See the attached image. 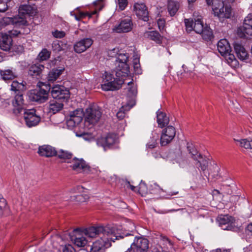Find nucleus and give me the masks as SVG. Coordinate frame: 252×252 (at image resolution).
I'll return each mask as SVG.
<instances>
[{
  "instance_id": "61",
  "label": "nucleus",
  "mask_w": 252,
  "mask_h": 252,
  "mask_svg": "<svg viewBox=\"0 0 252 252\" xmlns=\"http://www.w3.org/2000/svg\"><path fill=\"white\" fill-rule=\"evenodd\" d=\"M117 116L119 118L123 119L125 116V114L121 111H119L117 113Z\"/></svg>"
},
{
  "instance_id": "44",
  "label": "nucleus",
  "mask_w": 252,
  "mask_h": 252,
  "mask_svg": "<svg viewBox=\"0 0 252 252\" xmlns=\"http://www.w3.org/2000/svg\"><path fill=\"white\" fill-rule=\"evenodd\" d=\"M7 209V203L6 200L0 194V216L3 215Z\"/></svg>"
},
{
  "instance_id": "19",
  "label": "nucleus",
  "mask_w": 252,
  "mask_h": 252,
  "mask_svg": "<svg viewBox=\"0 0 252 252\" xmlns=\"http://www.w3.org/2000/svg\"><path fill=\"white\" fill-rule=\"evenodd\" d=\"M93 43V40L92 38H83L75 44L74 46V51L78 53H82L90 47Z\"/></svg>"
},
{
  "instance_id": "49",
  "label": "nucleus",
  "mask_w": 252,
  "mask_h": 252,
  "mask_svg": "<svg viewBox=\"0 0 252 252\" xmlns=\"http://www.w3.org/2000/svg\"><path fill=\"white\" fill-rule=\"evenodd\" d=\"M79 202H84L89 198V196L87 194H79L73 196Z\"/></svg>"
},
{
  "instance_id": "47",
  "label": "nucleus",
  "mask_w": 252,
  "mask_h": 252,
  "mask_svg": "<svg viewBox=\"0 0 252 252\" xmlns=\"http://www.w3.org/2000/svg\"><path fill=\"white\" fill-rule=\"evenodd\" d=\"M185 24L187 31H191L193 30V25H194V23L192 20L185 19Z\"/></svg>"
},
{
  "instance_id": "37",
  "label": "nucleus",
  "mask_w": 252,
  "mask_h": 252,
  "mask_svg": "<svg viewBox=\"0 0 252 252\" xmlns=\"http://www.w3.org/2000/svg\"><path fill=\"white\" fill-rule=\"evenodd\" d=\"M56 156L59 158L64 159V161L67 162V161H71L73 155L68 151L61 150L57 151Z\"/></svg>"
},
{
  "instance_id": "9",
  "label": "nucleus",
  "mask_w": 252,
  "mask_h": 252,
  "mask_svg": "<svg viewBox=\"0 0 252 252\" xmlns=\"http://www.w3.org/2000/svg\"><path fill=\"white\" fill-rule=\"evenodd\" d=\"M34 109H25L24 112V118L26 126L29 127L35 126L41 121L39 116L36 114Z\"/></svg>"
},
{
  "instance_id": "51",
  "label": "nucleus",
  "mask_w": 252,
  "mask_h": 252,
  "mask_svg": "<svg viewBox=\"0 0 252 252\" xmlns=\"http://www.w3.org/2000/svg\"><path fill=\"white\" fill-rule=\"evenodd\" d=\"M157 24L158 26V29L162 32L164 30V27L165 25V21L163 19H159L157 21Z\"/></svg>"
},
{
  "instance_id": "5",
  "label": "nucleus",
  "mask_w": 252,
  "mask_h": 252,
  "mask_svg": "<svg viewBox=\"0 0 252 252\" xmlns=\"http://www.w3.org/2000/svg\"><path fill=\"white\" fill-rule=\"evenodd\" d=\"M187 150L192 158L196 161L195 165L197 168L204 172L208 167L209 159L198 153L196 149L192 144H187Z\"/></svg>"
},
{
  "instance_id": "20",
  "label": "nucleus",
  "mask_w": 252,
  "mask_h": 252,
  "mask_svg": "<svg viewBox=\"0 0 252 252\" xmlns=\"http://www.w3.org/2000/svg\"><path fill=\"white\" fill-rule=\"evenodd\" d=\"M102 1H94V4L95 6V10L92 14H90L88 12H79L77 14H73L72 12H71V14L74 15L75 19L77 21H80L87 16L91 17L93 14H96L97 11L99 12L102 9L104 6L101 2Z\"/></svg>"
},
{
  "instance_id": "57",
  "label": "nucleus",
  "mask_w": 252,
  "mask_h": 252,
  "mask_svg": "<svg viewBox=\"0 0 252 252\" xmlns=\"http://www.w3.org/2000/svg\"><path fill=\"white\" fill-rule=\"evenodd\" d=\"M137 94V89L134 87L128 89V94L131 95H135Z\"/></svg>"
},
{
  "instance_id": "13",
  "label": "nucleus",
  "mask_w": 252,
  "mask_h": 252,
  "mask_svg": "<svg viewBox=\"0 0 252 252\" xmlns=\"http://www.w3.org/2000/svg\"><path fill=\"white\" fill-rule=\"evenodd\" d=\"M176 134L175 128L169 126L162 130L160 136V144L162 146H166L169 144L174 138Z\"/></svg>"
},
{
  "instance_id": "60",
  "label": "nucleus",
  "mask_w": 252,
  "mask_h": 252,
  "mask_svg": "<svg viewBox=\"0 0 252 252\" xmlns=\"http://www.w3.org/2000/svg\"><path fill=\"white\" fill-rule=\"evenodd\" d=\"M20 33V32H18V31H17L16 30H13V31H11L10 32V35H9L10 36L11 35H13L14 36H16L18 35H19Z\"/></svg>"
},
{
  "instance_id": "22",
  "label": "nucleus",
  "mask_w": 252,
  "mask_h": 252,
  "mask_svg": "<svg viewBox=\"0 0 252 252\" xmlns=\"http://www.w3.org/2000/svg\"><path fill=\"white\" fill-rule=\"evenodd\" d=\"M128 57L126 54H119L117 57L116 62L118 63V70L123 73H126L128 71V65L127 62Z\"/></svg>"
},
{
  "instance_id": "28",
  "label": "nucleus",
  "mask_w": 252,
  "mask_h": 252,
  "mask_svg": "<svg viewBox=\"0 0 252 252\" xmlns=\"http://www.w3.org/2000/svg\"><path fill=\"white\" fill-rule=\"evenodd\" d=\"M145 37L153 40L158 44L162 43L163 37L156 31H147L144 33Z\"/></svg>"
},
{
  "instance_id": "3",
  "label": "nucleus",
  "mask_w": 252,
  "mask_h": 252,
  "mask_svg": "<svg viewBox=\"0 0 252 252\" xmlns=\"http://www.w3.org/2000/svg\"><path fill=\"white\" fill-rule=\"evenodd\" d=\"M208 5H212V10L214 15L217 16L220 21L229 19L232 15L231 5L226 2L227 1H206Z\"/></svg>"
},
{
  "instance_id": "42",
  "label": "nucleus",
  "mask_w": 252,
  "mask_h": 252,
  "mask_svg": "<svg viewBox=\"0 0 252 252\" xmlns=\"http://www.w3.org/2000/svg\"><path fill=\"white\" fill-rule=\"evenodd\" d=\"M51 55V52L48 51L47 49H43L38 55V59L40 61H46L48 60Z\"/></svg>"
},
{
  "instance_id": "25",
  "label": "nucleus",
  "mask_w": 252,
  "mask_h": 252,
  "mask_svg": "<svg viewBox=\"0 0 252 252\" xmlns=\"http://www.w3.org/2000/svg\"><path fill=\"white\" fill-rule=\"evenodd\" d=\"M217 49L221 56L227 55L231 52V48L228 41L226 39H221L218 42Z\"/></svg>"
},
{
  "instance_id": "41",
  "label": "nucleus",
  "mask_w": 252,
  "mask_h": 252,
  "mask_svg": "<svg viewBox=\"0 0 252 252\" xmlns=\"http://www.w3.org/2000/svg\"><path fill=\"white\" fill-rule=\"evenodd\" d=\"M203 39L206 40H210L213 38V32L207 25L205 26L203 32H201Z\"/></svg>"
},
{
  "instance_id": "15",
  "label": "nucleus",
  "mask_w": 252,
  "mask_h": 252,
  "mask_svg": "<svg viewBox=\"0 0 252 252\" xmlns=\"http://www.w3.org/2000/svg\"><path fill=\"white\" fill-rule=\"evenodd\" d=\"M133 8L136 15L139 19L145 22L149 20V12L144 2H136Z\"/></svg>"
},
{
  "instance_id": "14",
  "label": "nucleus",
  "mask_w": 252,
  "mask_h": 252,
  "mask_svg": "<svg viewBox=\"0 0 252 252\" xmlns=\"http://www.w3.org/2000/svg\"><path fill=\"white\" fill-rule=\"evenodd\" d=\"M101 116V112L98 107H92L87 109L85 121L91 124L97 123Z\"/></svg>"
},
{
  "instance_id": "40",
  "label": "nucleus",
  "mask_w": 252,
  "mask_h": 252,
  "mask_svg": "<svg viewBox=\"0 0 252 252\" xmlns=\"http://www.w3.org/2000/svg\"><path fill=\"white\" fill-rule=\"evenodd\" d=\"M220 168L216 163H214L211 167L209 169L208 172L209 175H211L214 178L218 179L220 177L219 175Z\"/></svg>"
},
{
  "instance_id": "18",
  "label": "nucleus",
  "mask_w": 252,
  "mask_h": 252,
  "mask_svg": "<svg viewBox=\"0 0 252 252\" xmlns=\"http://www.w3.org/2000/svg\"><path fill=\"white\" fill-rule=\"evenodd\" d=\"M117 141L116 136L113 134H108L105 137H102L98 139L97 143L104 148H110Z\"/></svg>"
},
{
  "instance_id": "21",
  "label": "nucleus",
  "mask_w": 252,
  "mask_h": 252,
  "mask_svg": "<svg viewBox=\"0 0 252 252\" xmlns=\"http://www.w3.org/2000/svg\"><path fill=\"white\" fill-rule=\"evenodd\" d=\"M19 15L17 16L24 17L26 20V16H32L37 13V9L34 6L29 4L20 5L19 9Z\"/></svg>"
},
{
  "instance_id": "39",
  "label": "nucleus",
  "mask_w": 252,
  "mask_h": 252,
  "mask_svg": "<svg viewBox=\"0 0 252 252\" xmlns=\"http://www.w3.org/2000/svg\"><path fill=\"white\" fill-rule=\"evenodd\" d=\"M234 140L237 142V144L244 147L245 149H252V141H249L247 139H242L240 140L234 139Z\"/></svg>"
},
{
  "instance_id": "46",
  "label": "nucleus",
  "mask_w": 252,
  "mask_h": 252,
  "mask_svg": "<svg viewBox=\"0 0 252 252\" xmlns=\"http://www.w3.org/2000/svg\"><path fill=\"white\" fill-rule=\"evenodd\" d=\"M139 193L142 195L146 194L148 192L147 187L145 182L142 181L140 182L139 185Z\"/></svg>"
},
{
  "instance_id": "33",
  "label": "nucleus",
  "mask_w": 252,
  "mask_h": 252,
  "mask_svg": "<svg viewBox=\"0 0 252 252\" xmlns=\"http://www.w3.org/2000/svg\"><path fill=\"white\" fill-rule=\"evenodd\" d=\"M44 69L43 65L40 63L34 64L30 67L28 73L31 76L36 77L41 74Z\"/></svg>"
},
{
  "instance_id": "54",
  "label": "nucleus",
  "mask_w": 252,
  "mask_h": 252,
  "mask_svg": "<svg viewBox=\"0 0 252 252\" xmlns=\"http://www.w3.org/2000/svg\"><path fill=\"white\" fill-rule=\"evenodd\" d=\"M63 252H75V250L71 245L68 244L63 247Z\"/></svg>"
},
{
  "instance_id": "55",
  "label": "nucleus",
  "mask_w": 252,
  "mask_h": 252,
  "mask_svg": "<svg viewBox=\"0 0 252 252\" xmlns=\"http://www.w3.org/2000/svg\"><path fill=\"white\" fill-rule=\"evenodd\" d=\"M127 1H118V6L120 10H123L127 6Z\"/></svg>"
},
{
  "instance_id": "35",
  "label": "nucleus",
  "mask_w": 252,
  "mask_h": 252,
  "mask_svg": "<svg viewBox=\"0 0 252 252\" xmlns=\"http://www.w3.org/2000/svg\"><path fill=\"white\" fill-rule=\"evenodd\" d=\"M204 28L205 27L203 24L201 16H200L197 19H195L193 30L196 33L201 34V32H203Z\"/></svg>"
},
{
  "instance_id": "63",
  "label": "nucleus",
  "mask_w": 252,
  "mask_h": 252,
  "mask_svg": "<svg viewBox=\"0 0 252 252\" xmlns=\"http://www.w3.org/2000/svg\"><path fill=\"white\" fill-rule=\"evenodd\" d=\"M127 184H128L130 189L132 190V191H134V189L135 188V187L132 185H131L130 184V183L129 182H127Z\"/></svg>"
},
{
  "instance_id": "4",
  "label": "nucleus",
  "mask_w": 252,
  "mask_h": 252,
  "mask_svg": "<svg viewBox=\"0 0 252 252\" xmlns=\"http://www.w3.org/2000/svg\"><path fill=\"white\" fill-rule=\"evenodd\" d=\"M81 233L90 238L96 237H106L116 234L114 228L104 227L103 226H93L85 228H81Z\"/></svg>"
},
{
  "instance_id": "32",
  "label": "nucleus",
  "mask_w": 252,
  "mask_h": 252,
  "mask_svg": "<svg viewBox=\"0 0 252 252\" xmlns=\"http://www.w3.org/2000/svg\"><path fill=\"white\" fill-rule=\"evenodd\" d=\"M157 118L158 126L159 127L163 128L166 126L169 123V118L164 113L158 111L157 112Z\"/></svg>"
},
{
  "instance_id": "11",
  "label": "nucleus",
  "mask_w": 252,
  "mask_h": 252,
  "mask_svg": "<svg viewBox=\"0 0 252 252\" xmlns=\"http://www.w3.org/2000/svg\"><path fill=\"white\" fill-rule=\"evenodd\" d=\"M10 24L16 27L25 26L27 24V21L24 17L17 16L13 17H4L0 20V30Z\"/></svg>"
},
{
  "instance_id": "34",
  "label": "nucleus",
  "mask_w": 252,
  "mask_h": 252,
  "mask_svg": "<svg viewBox=\"0 0 252 252\" xmlns=\"http://www.w3.org/2000/svg\"><path fill=\"white\" fill-rule=\"evenodd\" d=\"M179 8V3L177 1H168L167 8L171 16H174Z\"/></svg>"
},
{
  "instance_id": "29",
  "label": "nucleus",
  "mask_w": 252,
  "mask_h": 252,
  "mask_svg": "<svg viewBox=\"0 0 252 252\" xmlns=\"http://www.w3.org/2000/svg\"><path fill=\"white\" fill-rule=\"evenodd\" d=\"M63 107V102L57 100H53L50 101L48 110L49 112L55 114L60 111Z\"/></svg>"
},
{
  "instance_id": "53",
  "label": "nucleus",
  "mask_w": 252,
  "mask_h": 252,
  "mask_svg": "<svg viewBox=\"0 0 252 252\" xmlns=\"http://www.w3.org/2000/svg\"><path fill=\"white\" fill-rule=\"evenodd\" d=\"M243 32L249 35H252V25L249 26H243Z\"/></svg>"
},
{
  "instance_id": "12",
  "label": "nucleus",
  "mask_w": 252,
  "mask_h": 252,
  "mask_svg": "<svg viewBox=\"0 0 252 252\" xmlns=\"http://www.w3.org/2000/svg\"><path fill=\"white\" fill-rule=\"evenodd\" d=\"M44 86L45 89L40 88L36 92L31 93L30 97L32 101L43 103L48 99V93L51 89V86L46 84Z\"/></svg>"
},
{
  "instance_id": "43",
  "label": "nucleus",
  "mask_w": 252,
  "mask_h": 252,
  "mask_svg": "<svg viewBox=\"0 0 252 252\" xmlns=\"http://www.w3.org/2000/svg\"><path fill=\"white\" fill-rule=\"evenodd\" d=\"M14 1H0V12H5L9 7L13 5Z\"/></svg>"
},
{
  "instance_id": "6",
  "label": "nucleus",
  "mask_w": 252,
  "mask_h": 252,
  "mask_svg": "<svg viewBox=\"0 0 252 252\" xmlns=\"http://www.w3.org/2000/svg\"><path fill=\"white\" fill-rule=\"evenodd\" d=\"M51 94L56 100L64 102L67 101L70 97L69 90L63 86L56 85L51 87Z\"/></svg>"
},
{
  "instance_id": "27",
  "label": "nucleus",
  "mask_w": 252,
  "mask_h": 252,
  "mask_svg": "<svg viewBox=\"0 0 252 252\" xmlns=\"http://www.w3.org/2000/svg\"><path fill=\"white\" fill-rule=\"evenodd\" d=\"M12 39L11 36L6 34L3 35L0 41V48L3 51H7L12 46Z\"/></svg>"
},
{
  "instance_id": "59",
  "label": "nucleus",
  "mask_w": 252,
  "mask_h": 252,
  "mask_svg": "<svg viewBox=\"0 0 252 252\" xmlns=\"http://www.w3.org/2000/svg\"><path fill=\"white\" fill-rule=\"evenodd\" d=\"M152 155L155 158H158L161 157L160 154L158 151L153 152Z\"/></svg>"
},
{
  "instance_id": "17",
  "label": "nucleus",
  "mask_w": 252,
  "mask_h": 252,
  "mask_svg": "<svg viewBox=\"0 0 252 252\" xmlns=\"http://www.w3.org/2000/svg\"><path fill=\"white\" fill-rule=\"evenodd\" d=\"M132 25L131 18L127 17L122 19L120 23L113 29V31L118 33L127 32L132 30Z\"/></svg>"
},
{
  "instance_id": "10",
  "label": "nucleus",
  "mask_w": 252,
  "mask_h": 252,
  "mask_svg": "<svg viewBox=\"0 0 252 252\" xmlns=\"http://www.w3.org/2000/svg\"><path fill=\"white\" fill-rule=\"evenodd\" d=\"M73 235H71L70 233L67 232L64 234V239H70L73 243L78 247H84L87 243V241L85 237L82 236L81 228L74 229Z\"/></svg>"
},
{
  "instance_id": "31",
  "label": "nucleus",
  "mask_w": 252,
  "mask_h": 252,
  "mask_svg": "<svg viewBox=\"0 0 252 252\" xmlns=\"http://www.w3.org/2000/svg\"><path fill=\"white\" fill-rule=\"evenodd\" d=\"M64 70V68L62 67L58 68L52 69L48 73V82L50 83H53L59 77Z\"/></svg>"
},
{
  "instance_id": "38",
  "label": "nucleus",
  "mask_w": 252,
  "mask_h": 252,
  "mask_svg": "<svg viewBox=\"0 0 252 252\" xmlns=\"http://www.w3.org/2000/svg\"><path fill=\"white\" fill-rule=\"evenodd\" d=\"M227 63L232 68L236 67L238 65V62L233 54L229 53L227 55L223 56Z\"/></svg>"
},
{
  "instance_id": "64",
  "label": "nucleus",
  "mask_w": 252,
  "mask_h": 252,
  "mask_svg": "<svg viewBox=\"0 0 252 252\" xmlns=\"http://www.w3.org/2000/svg\"><path fill=\"white\" fill-rule=\"evenodd\" d=\"M166 241L168 242V243H169V244L171 246H172L173 245V243L171 241V240L170 239H169L168 238H166Z\"/></svg>"
},
{
  "instance_id": "7",
  "label": "nucleus",
  "mask_w": 252,
  "mask_h": 252,
  "mask_svg": "<svg viewBox=\"0 0 252 252\" xmlns=\"http://www.w3.org/2000/svg\"><path fill=\"white\" fill-rule=\"evenodd\" d=\"M67 163L70 164L69 167L73 170L78 173H88L91 171L90 166L82 158H74L71 161H67Z\"/></svg>"
},
{
  "instance_id": "2",
  "label": "nucleus",
  "mask_w": 252,
  "mask_h": 252,
  "mask_svg": "<svg viewBox=\"0 0 252 252\" xmlns=\"http://www.w3.org/2000/svg\"><path fill=\"white\" fill-rule=\"evenodd\" d=\"M26 89V87L23 82L20 83L17 81H13L11 84L10 90L16 94L12 103L14 107L13 112L16 115L20 114L24 110L23 105L24 99L23 93Z\"/></svg>"
},
{
  "instance_id": "26",
  "label": "nucleus",
  "mask_w": 252,
  "mask_h": 252,
  "mask_svg": "<svg viewBox=\"0 0 252 252\" xmlns=\"http://www.w3.org/2000/svg\"><path fill=\"white\" fill-rule=\"evenodd\" d=\"M234 48L238 58L242 61H246L249 59V54L245 48L241 44L235 43Z\"/></svg>"
},
{
  "instance_id": "56",
  "label": "nucleus",
  "mask_w": 252,
  "mask_h": 252,
  "mask_svg": "<svg viewBox=\"0 0 252 252\" xmlns=\"http://www.w3.org/2000/svg\"><path fill=\"white\" fill-rule=\"evenodd\" d=\"M84 190V188L81 186H78L71 189V191L73 193H82Z\"/></svg>"
},
{
  "instance_id": "45",
  "label": "nucleus",
  "mask_w": 252,
  "mask_h": 252,
  "mask_svg": "<svg viewBox=\"0 0 252 252\" xmlns=\"http://www.w3.org/2000/svg\"><path fill=\"white\" fill-rule=\"evenodd\" d=\"M133 68L135 73L140 74L142 73V70L140 67L139 59L135 58L133 62Z\"/></svg>"
},
{
  "instance_id": "8",
  "label": "nucleus",
  "mask_w": 252,
  "mask_h": 252,
  "mask_svg": "<svg viewBox=\"0 0 252 252\" xmlns=\"http://www.w3.org/2000/svg\"><path fill=\"white\" fill-rule=\"evenodd\" d=\"M149 249V241L143 237H135L134 242L127 250L129 252H147Z\"/></svg>"
},
{
  "instance_id": "16",
  "label": "nucleus",
  "mask_w": 252,
  "mask_h": 252,
  "mask_svg": "<svg viewBox=\"0 0 252 252\" xmlns=\"http://www.w3.org/2000/svg\"><path fill=\"white\" fill-rule=\"evenodd\" d=\"M111 74H107L104 79V83L101 85V88L105 91H114L120 88V85L116 82Z\"/></svg>"
},
{
  "instance_id": "30",
  "label": "nucleus",
  "mask_w": 252,
  "mask_h": 252,
  "mask_svg": "<svg viewBox=\"0 0 252 252\" xmlns=\"http://www.w3.org/2000/svg\"><path fill=\"white\" fill-rule=\"evenodd\" d=\"M79 111L75 110L71 112L70 118L67 120V125L71 126H75L76 125L79 124L82 121V116H77Z\"/></svg>"
},
{
  "instance_id": "50",
  "label": "nucleus",
  "mask_w": 252,
  "mask_h": 252,
  "mask_svg": "<svg viewBox=\"0 0 252 252\" xmlns=\"http://www.w3.org/2000/svg\"><path fill=\"white\" fill-rule=\"evenodd\" d=\"M252 25V14H249L244 21L243 26H249Z\"/></svg>"
},
{
  "instance_id": "23",
  "label": "nucleus",
  "mask_w": 252,
  "mask_h": 252,
  "mask_svg": "<svg viewBox=\"0 0 252 252\" xmlns=\"http://www.w3.org/2000/svg\"><path fill=\"white\" fill-rule=\"evenodd\" d=\"M218 221L220 226L223 230H231L232 228V224L233 219L229 215H220L218 218Z\"/></svg>"
},
{
  "instance_id": "58",
  "label": "nucleus",
  "mask_w": 252,
  "mask_h": 252,
  "mask_svg": "<svg viewBox=\"0 0 252 252\" xmlns=\"http://www.w3.org/2000/svg\"><path fill=\"white\" fill-rule=\"evenodd\" d=\"M9 101L8 100H4L1 101V107L2 108H6L7 106H9Z\"/></svg>"
},
{
  "instance_id": "48",
  "label": "nucleus",
  "mask_w": 252,
  "mask_h": 252,
  "mask_svg": "<svg viewBox=\"0 0 252 252\" xmlns=\"http://www.w3.org/2000/svg\"><path fill=\"white\" fill-rule=\"evenodd\" d=\"M157 139L158 136H156V137L155 136H153L152 137V139H151V141L147 143V148L150 149H152L155 148L157 145Z\"/></svg>"
},
{
  "instance_id": "1",
  "label": "nucleus",
  "mask_w": 252,
  "mask_h": 252,
  "mask_svg": "<svg viewBox=\"0 0 252 252\" xmlns=\"http://www.w3.org/2000/svg\"><path fill=\"white\" fill-rule=\"evenodd\" d=\"M128 226L126 225V228L125 230L119 235L117 234L114 235L106 237H101V238L94 242L92 245H89L86 249L90 252H105L107 248H109L111 246L110 241L115 242L116 240L119 238H123L124 237L133 235L131 233L135 230V227L133 223H129Z\"/></svg>"
},
{
  "instance_id": "52",
  "label": "nucleus",
  "mask_w": 252,
  "mask_h": 252,
  "mask_svg": "<svg viewBox=\"0 0 252 252\" xmlns=\"http://www.w3.org/2000/svg\"><path fill=\"white\" fill-rule=\"evenodd\" d=\"M53 35L56 38H61L65 36V33L63 31L56 30L53 32Z\"/></svg>"
},
{
  "instance_id": "62",
  "label": "nucleus",
  "mask_w": 252,
  "mask_h": 252,
  "mask_svg": "<svg viewBox=\"0 0 252 252\" xmlns=\"http://www.w3.org/2000/svg\"><path fill=\"white\" fill-rule=\"evenodd\" d=\"M247 230L252 234V223L249 224L247 226Z\"/></svg>"
},
{
  "instance_id": "36",
  "label": "nucleus",
  "mask_w": 252,
  "mask_h": 252,
  "mask_svg": "<svg viewBox=\"0 0 252 252\" xmlns=\"http://www.w3.org/2000/svg\"><path fill=\"white\" fill-rule=\"evenodd\" d=\"M0 75L2 79L5 81L12 80L17 76L16 72L10 69L0 71Z\"/></svg>"
},
{
  "instance_id": "24",
  "label": "nucleus",
  "mask_w": 252,
  "mask_h": 252,
  "mask_svg": "<svg viewBox=\"0 0 252 252\" xmlns=\"http://www.w3.org/2000/svg\"><path fill=\"white\" fill-rule=\"evenodd\" d=\"M37 153L41 157L49 158L56 156L57 151L54 147L44 145L39 147Z\"/></svg>"
}]
</instances>
